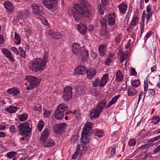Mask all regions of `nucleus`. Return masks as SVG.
<instances>
[{
    "label": "nucleus",
    "instance_id": "obj_36",
    "mask_svg": "<svg viewBox=\"0 0 160 160\" xmlns=\"http://www.w3.org/2000/svg\"><path fill=\"white\" fill-rule=\"evenodd\" d=\"M93 132L94 134L98 137H102L103 136V133L102 131L97 129H95L93 130Z\"/></svg>",
    "mask_w": 160,
    "mask_h": 160
},
{
    "label": "nucleus",
    "instance_id": "obj_20",
    "mask_svg": "<svg viewBox=\"0 0 160 160\" xmlns=\"http://www.w3.org/2000/svg\"><path fill=\"white\" fill-rule=\"evenodd\" d=\"M123 75L120 70H118L116 73L115 80L117 82H121L123 80Z\"/></svg>",
    "mask_w": 160,
    "mask_h": 160
},
{
    "label": "nucleus",
    "instance_id": "obj_22",
    "mask_svg": "<svg viewBox=\"0 0 160 160\" xmlns=\"http://www.w3.org/2000/svg\"><path fill=\"white\" fill-rule=\"evenodd\" d=\"M107 46L105 45H100L98 47V51L100 55L103 57L106 54Z\"/></svg>",
    "mask_w": 160,
    "mask_h": 160
},
{
    "label": "nucleus",
    "instance_id": "obj_12",
    "mask_svg": "<svg viewBox=\"0 0 160 160\" xmlns=\"http://www.w3.org/2000/svg\"><path fill=\"white\" fill-rule=\"evenodd\" d=\"M108 74L106 73L104 74L101 78V81H100V82L99 84V87H104L108 81Z\"/></svg>",
    "mask_w": 160,
    "mask_h": 160
},
{
    "label": "nucleus",
    "instance_id": "obj_39",
    "mask_svg": "<svg viewBox=\"0 0 160 160\" xmlns=\"http://www.w3.org/2000/svg\"><path fill=\"white\" fill-rule=\"evenodd\" d=\"M18 118L20 121L23 122L25 121L28 118V115L27 114H23L19 115Z\"/></svg>",
    "mask_w": 160,
    "mask_h": 160
},
{
    "label": "nucleus",
    "instance_id": "obj_45",
    "mask_svg": "<svg viewBox=\"0 0 160 160\" xmlns=\"http://www.w3.org/2000/svg\"><path fill=\"white\" fill-rule=\"evenodd\" d=\"M34 110L39 113L42 111V108L41 105L39 104L35 105L34 108Z\"/></svg>",
    "mask_w": 160,
    "mask_h": 160
},
{
    "label": "nucleus",
    "instance_id": "obj_62",
    "mask_svg": "<svg viewBox=\"0 0 160 160\" xmlns=\"http://www.w3.org/2000/svg\"><path fill=\"white\" fill-rule=\"evenodd\" d=\"M91 55L93 59H96L97 57V56L96 52H94L92 51L91 53Z\"/></svg>",
    "mask_w": 160,
    "mask_h": 160
},
{
    "label": "nucleus",
    "instance_id": "obj_26",
    "mask_svg": "<svg viewBox=\"0 0 160 160\" xmlns=\"http://www.w3.org/2000/svg\"><path fill=\"white\" fill-rule=\"evenodd\" d=\"M85 67L83 66H79L75 69L76 73L79 74L85 73Z\"/></svg>",
    "mask_w": 160,
    "mask_h": 160
},
{
    "label": "nucleus",
    "instance_id": "obj_57",
    "mask_svg": "<svg viewBox=\"0 0 160 160\" xmlns=\"http://www.w3.org/2000/svg\"><path fill=\"white\" fill-rule=\"evenodd\" d=\"M73 16L76 20H78L82 18L80 14H78V12H77V13H74L73 14Z\"/></svg>",
    "mask_w": 160,
    "mask_h": 160
},
{
    "label": "nucleus",
    "instance_id": "obj_33",
    "mask_svg": "<svg viewBox=\"0 0 160 160\" xmlns=\"http://www.w3.org/2000/svg\"><path fill=\"white\" fill-rule=\"evenodd\" d=\"M44 143L43 145L45 147H48L54 145V141L51 139H49L47 142H46V141L43 142Z\"/></svg>",
    "mask_w": 160,
    "mask_h": 160
},
{
    "label": "nucleus",
    "instance_id": "obj_2",
    "mask_svg": "<svg viewBox=\"0 0 160 160\" xmlns=\"http://www.w3.org/2000/svg\"><path fill=\"white\" fill-rule=\"evenodd\" d=\"M46 66L45 62L40 58H35L29 63L28 68L32 71L38 72L42 71Z\"/></svg>",
    "mask_w": 160,
    "mask_h": 160
},
{
    "label": "nucleus",
    "instance_id": "obj_14",
    "mask_svg": "<svg viewBox=\"0 0 160 160\" xmlns=\"http://www.w3.org/2000/svg\"><path fill=\"white\" fill-rule=\"evenodd\" d=\"M50 132V129L49 128H45L43 131L41 137V141L44 142L46 140Z\"/></svg>",
    "mask_w": 160,
    "mask_h": 160
},
{
    "label": "nucleus",
    "instance_id": "obj_40",
    "mask_svg": "<svg viewBox=\"0 0 160 160\" xmlns=\"http://www.w3.org/2000/svg\"><path fill=\"white\" fill-rule=\"evenodd\" d=\"M148 80L147 79H146L144 81V90L143 91L144 94H146V92L147 91L148 89Z\"/></svg>",
    "mask_w": 160,
    "mask_h": 160
},
{
    "label": "nucleus",
    "instance_id": "obj_1",
    "mask_svg": "<svg viewBox=\"0 0 160 160\" xmlns=\"http://www.w3.org/2000/svg\"><path fill=\"white\" fill-rule=\"evenodd\" d=\"M93 124L90 122H87L84 125L81 138V142L84 145L89 142L90 134L93 128Z\"/></svg>",
    "mask_w": 160,
    "mask_h": 160
},
{
    "label": "nucleus",
    "instance_id": "obj_47",
    "mask_svg": "<svg viewBox=\"0 0 160 160\" xmlns=\"http://www.w3.org/2000/svg\"><path fill=\"white\" fill-rule=\"evenodd\" d=\"M100 80L99 78H97L95 81L92 82L93 86L95 87H96L98 86L100 83Z\"/></svg>",
    "mask_w": 160,
    "mask_h": 160
},
{
    "label": "nucleus",
    "instance_id": "obj_32",
    "mask_svg": "<svg viewBox=\"0 0 160 160\" xmlns=\"http://www.w3.org/2000/svg\"><path fill=\"white\" fill-rule=\"evenodd\" d=\"M114 56V55L113 53H111L108 55V58L105 61V63L106 65L108 66L109 65L113 60Z\"/></svg>",
    "mask_w": 160,
    "mask_h": 160
},
{
    "label": "nucleus",
    "instance_id": "obj_3",
    "mask_svg": "<svg viewBox=\"0 0 160 160\" xmlns=\"http://www.w3.org/2000/svg\"><path fill=\"white\" fill-rule=\"evenodd\" d=\"M107 103L106 100H102L98 104L96 108H94L92 110L90 115L91 119H95L99 117L103 110L106 108Z\"/></svg>",
    "mask_w": 160,
    "mask_h": 160
},
{
    "label": "nucleus",
    "instance_id": "obj_44",
    "mask_svg": "<svg viewBox=\"0 0 160 160\" xmlns=\"http://www.w3.org/2000/svg\"><path fill=\"white\" fill-rule=\"evenodd\" d=\"M79 3L81 5L83 6V7H88L89 4L86 0H79Z\"/></svg>",
    "mask_w": 160,
    "mask_h": 160
},
{
    "label": "nucleus",
    "instance_id": "obj_28",
    "mask_svg": "<svg viewBox=\"0 0 160 160\" xmlns=\"http://www.w3.org/2000/svg\"><path fill=\"white\" fill-rule=\"evenodd\" d=\"M63 113L62 111H59L58 109L55 111L54 116L57 119L61 120L63 118Z\"/></svg>",
    "mask_w": 160,
    "mask_h": 160
},
{
    "label": "nucleus",
    "instance_id": "obj_9",
    "mask_svg": "<svg viewBox=\"0 0 160 160\" xmlns=\"http://www.w3.org/2000/svg\"><path fill=\"white\" fill-rule=\"evenodd\" d=\"M77 56L81 57V60L82 61L85 62L88 58V52L84 47L81 48Z\"/></svg>",
    "mask_w": 160,
    "mask_h": 160
},
{
    "label": "nucleus",
    "instance_id": "obj_60",
    "mask_svg": "<svg viewBox=\"0 0 160 160\" xmlns=\"http://www.w3.org/2000/svg\"><path fill=\"white\" fill-rule=\"evenodd\" d=\"M152 15V12L147 13V15H146L147 20L146 21V22H147L148 21L150 18L151 17Z\"/></svg>",
    "mask_w": 160,
    "mask_h": 160
},
{
    "label": "nucleus",
    "instance_id": "obj_63",
    "mask_svg": "<svg viewBox=\"0 0 160 160\" xmlns=\"http://www.w3.org/2000/svg\"><path fill=\"white\" fill-rule=\"evenodd\" d=\"M131 71L130 73V75L136 76L137 75V73L134 68H131Z\"/></svg>",
    "mask_w": 160,
    "mask_h": 160
},
{
    "label": "nucleus",
    "instance_id": "obj_24",
    "mask_svg": "<svg viewBox=\"0 0 160 160\" xmlns=\"http://www.w3.org/2000/svg\"><path fill=\"white\" fill-rule=\"evenodd\" d=\"M31 8L33 13L36 15H39L40 12L39 7L36 4H33L31 6Z\"/></svg>",
    "mask_w": 160,
    "mask_h": 160
},
{
    "label": "nucleus",
    "instance_id": "obj_43",
    "mask_svg": "<svg viewBox=\"0 0 160 160\" xmlns=\"http://www.w3.org/2000/svg\"><path fill=\"white\" fill-rule=\"evenodd\" d=\"M160 118L159 117L156 116L152 118V122L154 124H157L160 121Z\"/></svg>",
    "mask_w": 160,
    "mask_h": 160
},
{
    "label": "nucleus",
    "instance_id": "obj_38",
    "mask_svg": "<svg viewBox=\"0 0 160 160\" xmlns=\"http://www.w3.org/2000/svg\"><path fill=\"white\" fill-rule=\"evenodd\" d=\"M44 126V122L42 120H41L38 123V129L39 132H41Z\"/></svg>",
    "mask_w": 160,
    "mask_h": 160
},
{
    "label": "nucleus",
    "instance_id": "obj_46",
    "mask_svg": "<svg viewBox=\"0 0 160 160\" xmlns=\"http://www.w3.org/2000/svg\"><path fill=\"white\" fill-rule=\"evenodd\" d=\"M140 84V82L139 80H135L133 81L132 83V85L135 87H137Z\"/></svg>",
    "mask_w": 160,
    "mask_h": 160
},
{
    "label": "nucleus",
    "instance_id": "obj_21",
    "mask_svg": "<svg viewBox=\"0 0 160 160\" xmlns=\"http://www.w3.org/2000/svg\"><path fill=\"white\" fill-rule=\"evenodd\" d=\"M78 29L79 32L82 34H85L87 30V27L82 23H80L78 25Z\"/></svg>",
    "mask_w": 160,
    "mask_h": 160
},
{
    "label": "nucleus",
    "instance_id": "obj_61",
    "mask_svg": "<svg viewBox=\"0 0 160 160\" xmlns=\"http://www.w3.org/2000/svg\"><path fill=\"white\" fill-rule=\"evenodd\" d=\"M11 50L17 55L18 54V51L16 48L13 47L11 48Z\"/></svg>",
    "mask_w": 160,
    "mask_h": 160
},
{
    "label": "nucleus",
    "instance_id": "obj_19",
    "mask_svg": "<svg viewBox=\"0 0 160 160\" xmlns=\"http://www.w3.org/2000/svg\"><path fill=\"white\" fill-rule=\"evenodd\" d=\"M115 13H113L112 14H109L108 16L107 20L109 25H113L115 22Z\"/></svg>",
    "mask_w": 160,
    "mask_h": 160
},
{
    "label": "nucleus",
    "instance_id": "obj_49",
    "mask_svg": "<svg viewBox=\"0 0 160 160\" xmlns=\"http://www.w3.org/2000/svg\"><path fill=\"white\" fill-rule=\"evenodd\" d=\"M136 143V140L134 139H130L129 140L128 143V145L130 147L134 146Z\"/></svg>",
    "mask_w": 160,
    "mask_h": 160
},
{
    "label": "nucleus",
    "instance_id": "obj_30",
    "mask_svg": "<svg viewBox=\"0 0 160 160\" xmlns=\"http://www.w3.org/2000/svg\"><path fill=\"white\" fill-rule=\"evenodd\" d=\"M128 95L130 96H132L135 95L137 92L135 89L133 88H129L127 90Z\"/></svg>",
    "mask_w": 160,
    "mask_h": 160
},
{
    "label": "nucleus",
    "instance_id": "obj_11",
    "mask_svg": "<svg viewBox=\"0 0 160 160\" xmlns=\"http://www.w3.org/2000/svg\"><path fill=\"white\" fill-rule=\"evenodd\" d=\"M47 34L51 36L53 39H58L62 37L60 33L59 32H53L52 30H49L47 32Z\"/></svg>",
    "mask_w": 160,
    "mask_h": 160
},
{
    "label": "nucleus",
    "instance_id": "obj_53",
    "mask_svg": "<svg viewBox=\"0 0 160 160\" xmlns=\"http://www.w3.org/2000/svg\"><path fill=\"white\" fill-rule=\"evenodd\" d=\"M39 18L44 25H47L48 24L47 20L44 17L40 16Z\"/></svg>",
    "mask_w": 160,
    "mask_h": 160
},
{
    "label": "nucleus",
    "instance_id": "obj_13",
    "mask_svg": "<svg viewBox=\"0 0 160 160\" xmlns=\"http://www.w3.org/2000/svg\"><path fill=\"white\" fill-rule=\"evenodd\" d=\"M43 4L49 9L53 8L55 4V0H43Z\"/></svg>",
    "mask_w": 160,
    "mask_h": 160
},
{
    "label": "nucleus",
    "instance_id": "obj_58",
    "mask_svg": "<svg viewBox=\"0 0 160 160\" xmlns=\"http://www.w3.org/2000/svg\"><path fill=\"white\" fill-rule=\"evenodd\" d=\"M146 133V131L145 130H142L141 132H140L139 133V135L141 136V137L142 138L145 137L147 135H144Z\"/></svg>",
    "mask_w": 160,
    "mask_h": 160
},
{
    "label": "nucleus",
    "instance_id": "obj_8",
    "mask_svg": "<svg viewBox=\"0 0 160 160\" xmlns=\"http://www.w3.org/2000/svg\"><path fill=\"white\" fill-rule=\"evenodd\" d=\"M139 18L137 17H134L131 21L130 24L127 30L128 32L135 30L137 28L136 26L138 23Z\"/></svg>",
    "mask_w": 160,
    "mask_h": 160
},
{
    "label": "nucleus",
    "instance_id": "obj_23",
    "mask_svg": "<svg viewBox=\"0 0 160 160\" xmlns=\"http://www.w3.org/2000/svg\"><path fill=\"white\" fill-rule=\"evenodd\" d=\"M7 92L8 93L14 96H19L20 95L19 91L13 88L9 89Z\"/></svg>",
    "mask_w": 160,
    "mask_h": 160
},
{
    "label": "nucleus",
    "instance_id": "obj_41",
    "mask_svg": "<svg viewBox=\"0 0 160 160\" xmlns=\"http://www.w3.org/2000/svg\"><path fill=\"white\" fill-rule=\"evenodd\" d=\"M15 42L17 44H19L21 43L20 37L19 35L17 33H15Z\"/></svg>",
    "mask_w": 160,
    "mask_h": 160
},
{
    "label": "nucleus",
    "instance_id": "obj_16",
    "mask_svg": "<svg viewBox=\"0 0 160 160\" xmlns=\"http://www.w3.org/2000/svg\"><path fill=\"white\" fill-rule=\"evenodd\" d=\"M87 78L88 79H90L96 75V71L94 68H90L87 70Z\"/></svg>",
    "mask_w": 160,
    "mask_h": 160
},
{
    "label": "nucleus",
    "instance_id": "obj_59",
    "mask_svg": "<svg viewBox=\"0 0 160 160\" xmlns=\"http://www.w3.org/2000/svg\"><path fill=\"white\" fill-rule=\"evenodd\" d=\"M152 145L151 143L145 144L141 146L142 148L148 149L149 147H150Z\"/></svg>",
    "mask_w": 160,
    "mask_h": 160
},
{
    "label": "nucleus",
    "instance_id": "obj_4",
    "mask_svg": "<svg viewBox=\"0 0 160 160\" xmlns=\"http://www.w3.org/2000/svg\"><path fill=\"white\" fill-rule=\"evenodd\" d=\"M25 79L28 81L30 84V86H28L26 88L28 90H31L38 86L41 80L40 78L32 76H27Z\"/></svg>",
    "mask_w": 160,
    "mask_h": 160
},
{
    "label": "nucleus",
    "instance_id": "obj_56",
    "mask_svg": "<svg viewBox=\"0 0 160 160\" xmlns=\"http://www.w3.org/2000/svg\"><path fill=\"white\" fill-rule=\"evenodd\" d=\"M106 22L107 20L106 19H105L104 18H102V19L101 20V25L103 26V28H105L106 26Z\"/></svg>",
    "mask_w": 160,
    "mask_h": 160
},
{
    "label": "nucleus",
    "instance_id": "obj_52",
    "mask_svg": "<svg viewBox=\"0 0 160 160\" xmlns=\"http://www.w3.org/2000/svg\"><path fill=\"white\" fill-rule=\"evenodd\" d=\"M122 37V35L121 34H119L117 35L115 38V42L117 43L120 42Z\"/></svg>",
    "mask_w": 160,
    "mask_h": 160
},
{
    "label": "nucleus",
    "instance_id": "obj_55",
    "mask_svg": "<svg viewBox=\"0 0 160 160\" xmlns=\"http://www.w3.org/2000/svg\"><path fill=\"white\" fill-rule=\"evenodd\" d=\"M51 111L49 110H45L43 113L44 116L46 118L49 117L51 114Z\"/></svg>",
    "mask_w": 160,
    "mask_h": 160
},
{
    "label": "nucleus",
    "instance_id": "obj_35",
    "mask_svg": "<svg viewBox=\"0 0 160 160\" xmlns=\"http://www.w3.org/2000/svg\"><path fill=\"white\" fill-rule=\"evenodd\" d=\"M81 148L80 145H77V147L76 152L72 156V159H74L76 158L77 157L79 153H80V150Z\"/></svg>",
    "mask_w": 160,
    "mask_h": 160
},
{
    "label": "nucleus",
    "instance_id": "obj_10",
    "mask_svg": "<svg viewBox=\"0 0 160 160\" xmlns=\"http://www.w3.org/2000/svg\"><path fill=\"white\" fill-rule=\"evenodd\" d=\"M29 11L28 10H23L20 11L18 13L17 17L18 19H25L28 18L29 15Z\"/></svg>",
    "mask_w": 160,
    "mask_h": 160
},
{
    "label": "nucleus",
    "instance_id": "obj_5",
    "mask_svg": "<svg viewBox=\"0 0 160 160\" xmlns=\"http://www.w3.org/2000/svg\"><path fill=\"white\" fill-rule=\"evenodd\" d=\"M18 131L20 135L25 137L29 135L31 132L29 124L27 122L22 123L18 126Z\"/></svg>",
    "mask_w": 160,
    "mask_h": 160
},
{
    "label": "nucleus",
    "instance_id": "obj_27",
    "mask_svg": "<svg viewBox=\"0 0 160 160\" xmlns=\"http://www.w3.org/2000/svg\"><path fill=\"white\" fill-rule=\"evenodd\" d=\"M120 97V95H118L115 96L113 98L112 100L108 103L107 105L106 106V108H105V109H106L107 108L109 107L112 104H114Z\"/></svg>",
    "mask_w": 160,
    "mask_h": 160
},
{
    "label": "nucleus",
    "instance_id": "obj_7",
    "mask_svg": "<svg viewBox=\"0 0 160 160\" xmlns=\"http://www.w3.org/2000/svg\"><path fill=\"white\" fill-rule=\"evenodd\" d=\"M62 98L64 100L68 101L72 96V88L70 86L66 87L63 92Z\"/></svg>",
    "mask_w": 160,
    "mask_h": 160
},
{
    "label": "nucleus",
    "instance_id": "obj_6",
    "mask_svg": "<svg viewBox=\"0 0 160 160\" xmlns=\"http://www.w3.org/2000/svg\"><path fill=\"white\" fill-rule=\"evenodd\" d=\"M74 8L76 11L80 14V16L82 18L85 16L86 18H89L90 16V11L87 7H83L81 8L78 4L74 5Z\"/></svg>",
    "mask_w": 160,
    "mask_h": 160
},
{
    "label": "nucleus",
    "instance_id": "obj_42",
    "mask_svg": "<svg viewBox=\"0 0 160 160\" xmlns=\"http://www.w3.org/2000/svg\"><path fill=\"white\" fill-rule=\"evenodd\" d=\"M17 153L15 152H11L7 153L6 155L9 158H12L16 156Z\"/></svg>",
    "mask_w": 160,
    "mask_h": 160
},
{
    "label": "nucleus",
    "instance_id": "obj_18",
    "mask_svg": "<svg viewBox=\"0 0 160 160\" xmlns=\"http://www.w3.org/2000/svg\"><path fill=\"white\" fill-rule=\"evenodd\" d=\"M81 48H80L79 45L77 43H73L72 46V51L73 53L78 56L79 50Z\"/></svg>",
    "mask_w": 160,
    "mask_h": 160
},
{
    "label": "nucleus",
    "instance_id": "obj_29",
    "mask_svg": "<svg viewBox=\"0 0 160 160\" xmlns=\"http://www.w3.org/2000/svg\"><path fill=\"white\" fill-rule=\"evenodd\" d=\"M66 126V124L65 123L58 124L57 125V130L55 131L56 133H59L60 132L63 131Z\"/></svg>",
    "mask_w": 160,
    "mask_h": 160
},
{
    "label": "nucleus",
    "instance_id": "obj_34",
    "mask_svg": "<svg viewBox=\"0 0 160 160\" xmlns=\"http://www.w3.org/2000/svg\"><path fill=\"white\" fill-rule=\"evenodd\" d=\"M68 107L64 104H60L58 106L57 109L62 111V112L63 113L64 111H66L68 109Z\"/></svg>",
    "mask_w": 160,
    "mask_h": 160
},
{
    "label": "nucleus",
    "instance_id": "obj_48",
    "mask_svg": "<svg viewBox=\"0 0 160 160\" xmlns=\"http://www.w3.org/2000/svg\"><path fill=\"white\" fill-rule=\"evenodd\" d=\"M98 8L99 12L101 15H103V10L104 9V7L102 6L101 4H99L98 6Z\"/></svg>",
    "mask_w": 160,
    "mask_h": 160
},
{
    "label": "nucleus",
    "instance_id": "obj_25",
    "mask_svg": "<svg viewBox=\"0 0 160 160\" xmlns=\"http://www.w3.org/2000/svg\"><path fill=\"white\" fill-rule=\"evenodd\" d=\"M118 7L120 13L123 14L126 13L127 8V6L126 4L123 3L121 4L118 6Z\"/></svg>",
    "mask_w": 160,
    "mask_h": 160
},
{
    "label": "nucleus",
    "instance_id": "obj_17",
    "mask_svg": "<svg viewBox=\"0 0 160 160\" xmlns=\"http://www.w3.org/2000/svg\"><path fill=\"white\" fill-rule=\"evenodd\" d=\"M3 5L5 8L10 12H12L14 9V6L13 4L9 1H6L3 3Z\"/></svg>",
    "mask_w": 160,
    "mask_h": 160
},
{
    "label": "nucleus",
    "instance_id": "obj_54",
    "mask_svg": "<svg viewBox=\"0 0 160 160\" xmlns=\"http://www.w3.org/2000/svg\"><path fill=\"white\" fill-rule=\"evenodd\" d=\"M82 149L80 150V153L81 154H84L85 153L86 151L87 150V148L85 145H82Z\"/></svg>",
    "mask_w": 160,
    "mask_h": 160
},
{
    "label": "nucleus",
    "instance_id": "obj_31",
    "mask_svg": "<svg viewBox=\"0 0 160 160\" xmlns=\"http://www.w3.org/2000/svg\"><path fill=\"white\" fill-rule=\"evenodd\" d=\"M18 108L16 107L10 105L9 107L6 108L5 110L9 113H14L16 112Z\"/></svg>",
    "mask_w": 160,
    "mask_h": 160
},
{
    "label": "nucleus",
    "instance_id": "obj_51",
    "mask_svg": "<svg viewBox=\"0 0 160 160\" xmlns=\"http://www.w3.org/2000/svg\"><path fill=\"white\" fill-rule=\"evenodd\" d=\"M160 138V135L155 137L151 138L150 139L148 140V142H153L156 141L158 140Z\"/></svg>",
    "mask_w": 160,
    "mask_h": 160
},
{
    "label": "nucleus",
    "instance_id": "obj_50",
    "mask_svg": "<svg viewBox=\"0 0 160 160\" xmlns=\"http://www.w3.org/2000/svg\"><path fill=\"white\" fill-rule=\"evenodd\" d=\"M148 94L149 97H152L155 94L154 90L152 89H149L148 92Z\"/></svg>",
    "mask_w": 160,
    "mask_h": 160
},
{
    "label": "nucleus",
    "instance_id": "obj_64",
    "mask_svg": "<svg viewBox=\"0 0 160 160\" xmlns=\"http://www.w3.org/2000/svg\"><path fill=\"white\" fill-rule=\"evenodd\" d=\"M9 129L11 132H15L16 131V129L15 126H12L10 127Z\"/></svg>",
    "mask_w": 160,
    "mask_h": 160
},
{
    "label": "nucleus",
    "instance_id": "obj_15",
    "mask_svg": "<svg viewBox=\"0 0 160 160\" xmlns=\"http://www.w3.org/2000/svg\"><path fill=\"white\" fill-rule=\"evenodd\" d=\"M2 52L5 56L7 57L11 62H14V59L9 50L6 48H3L2 49Z\"/></svg>",
    "mask_w": 160,
    "mask_h": 160
},
{
    "label": "nucleus",
    "instance_id": "obj_37",
    "mask_svg": "<svg viewBox=\"0 0 160 160\" xmlns=\"http://www.w3.org/2000/svg\"><path fill=\"white\" fill-rule=\"evenodd\" d=\"M119 55L120 57V62L122 63L125 59H127L128 55L126 53H120Z\"/></svg>",
    "mask_w": 160,
    "mask_h": 160
}]
</instances>
